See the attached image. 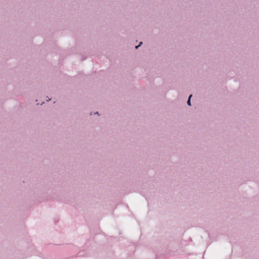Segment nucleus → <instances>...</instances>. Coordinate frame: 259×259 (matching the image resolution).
<instances>
[{
  "mask_svg": "<svg viewBox=\"0 0 259 259\" xmlns=\"http://www.w3.org/2000/svg\"><path fill=\"white\" fill-rule=\"evenodd\" d=\"M141 44H142V42H141L140 43V45H139V46H136V49H138V47L141 45Z\"/></svg>",
  "mask_w": 259,
  "mask_h": 259,
  "instance_id": "2",
  "label": "nucleus"
},
{
  "mask_svg": "<svg viewBox=\"0 0 259 259\" xmlns=\"http://www.w3.org/2000/svg\"><path fill=\"white\" fill-rule=\"evenodd\" d=\"M192 96V95H191L190 96H189V98L188 99V100L187 101V104L189 105H191V102H190V98H191V97Z\"/></svg>",
  "mask_w": 259,
  "mask_h": 259,
  "instance_id": "1",
  "label": "nucleus"
}]
</instances>
